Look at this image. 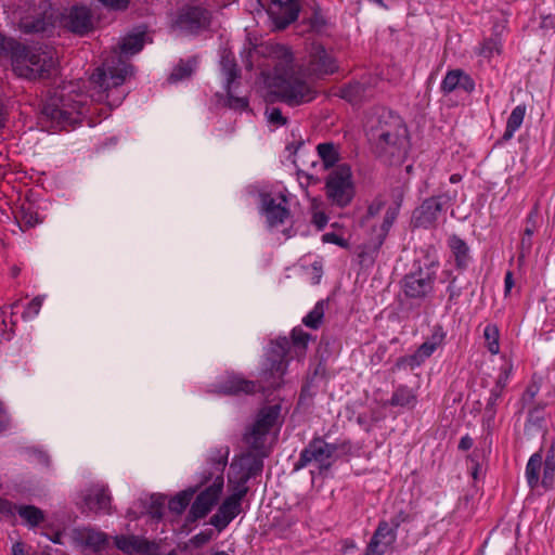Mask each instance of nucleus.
I'll return each instance as SVG.
<instances>
[{
    "label": "nucleus",
    "mask_w": 555,
    "mask_h": 555,
    "mask_svg": "<svg viewBox=\"0 0 555 555\" xmlns=\"http://www.w3.org/2000/svg\"><path fill=\"white\" fill-rule=\"evenodd\" d=\"M221 70L225 77L227 86L230 87L240 77L235 57L231 52H224L221 56Z\"/></svg>",
    "instance_id": "c9c22d12"
},
{
    "label": "nucleus",
    "mask_w": 555,
    "mask_h": 555,
    "mask_svg": "<svg viewBox=\"0 0 555 555\" xmlns=\"http://www.w3.org/2000/svg\"><path fill=\"white\" fill-rule=\"evenodd\" d=\"M43 298L40 296L35 297L30 302H28L27 307L23 312V318H35L42 306Z\"/></svg>",
    "instance_id": "09e8293b"
},
{
    "label": "nucleus",
    "mask_w": 555,
    "mask_h": 555,
    "mask_svg": "<svg viewBox=\"0 0 555 555\" xmlns=\"http://www.w3.org/2000/svg\"><path fill=\"white\" fill-rule=\"evenodd\" d=\"M408 521H410V515L405 511L401 509L390 518L388 526L393 528V530L397 532L399 527Z\"/></svg>",
    "instance_id": "603ef678"
},
{
    "label": "nucleus",
    "mask_w": 555,
    "mask_h": 555,
    "mask_svg": "<svg viewBox=\"0 0 555 555\" xmlns=\"http://www.w3.org/2000/svg\"><path fill=\"white\" fill-rule=\"evenodd\" d=\"M0 62L10 63L13 72L26 79L49 77L55 69L52 50L29 49L13 38L0 35Z\"/></svg>",
    "instance_id": "f03ea898"
},
{
    "label": "nucleus",
    "mask_w": 555,
    "mask_h": 555,
    "mask_svg": "<svg viewBox=\"0 0 555 555\" xmlns=\"http://www.w3.org/2000/svg\"><path fill=\"white\" fill-rule=\"evenodd\" d=\"M325 193L333 205L346 207L350 204L354 195V188L351 169L348 165H338L328 173L325 181Z\"/></svg>",
    "instance_id": "6e6552de"
},
{
    "label": "nucleus",
    "mask_w": 555,
    "mask_h": 555,
    "mask_svg": "<svg viewBox=\"0 0 555 555\" xmlns=\"http://www.w3.org/2000/svg\"><path fill=\"white\" fill-rule=\"evenodd\" d=\"M398 211V207H389L386 210L383 222L377 231V234L374 238L371 240L369 248L373 250H378L380 248L390 228L392 227L395 220L397 219Z\"/></svg>",
    "instance_id": "7c9ffc66"
},
{
    "label": "nucleus",
    "mask_w": 555,
    "mask_h": 555,
    "mask_svg": "<svg viewBox=\"0 0 555 555\" xmlns=\"http://www.w3.org/2000/svg\"><path fill=\"white\" fill-rule=\"evenodd\" d=\"M448 245L454 257L455 267L459 270H465L472 260L469 247L466 242L453 234L448 238Z\"/></svg>",
    "instance_id": "c85d7f7f"
},
{
    "label": "nucleus",
    "mask_w": 555,
    "mask_h": 555,
    "mask_svg": "<svg viewBox=\"0 0 555 555\" xmlns=\"http://www.w3.org/2000/svg\"><path fill=\"white\" fill-rule=\"evenodd\" d=\"M281 425V405L263 406L255 423L246 430L244 441L259 456H267V440L270 431Z\"/></svg>",
    "instance_id": "0eeeda50"
},
{
    "label": "nucleus",
    "mask_w": 555,
    "mask_h": 555,
    "mask_svg": "<svg viewBox=\"0 0 555 555\" xmlns=\"http://www.w3.org/2000/svg\"><path fill=\"white\" fill-rule=\"evenodd\" d=\"M412 356L409 357H401L397 360L396 366L398 369L409 365L411 369H414L415 366H418V363H414L411 361Z\"/></svg>",
    "instance_id": "680f3d73"
},
{
    "label": "nucleus",
    "mask_w": 555,
    "mask_h": 555,
    "mask_svg": "<svg viewBox=\"0 0 555 555\" xmlns=\"http://www.w3.org/2000/svg\"><path fill=\"white\" fill-rule=\"evenodd\" d=\"M526 480L530 489H535L541 483L550 488L555 478V455L547 454L545 460L540 452L533 453L526 465Z\"/></svg>",
    "instance_id": "9b49d317"
},
{
    "label": "nucleus",
    "mask_w": 555,
    "mask_h": 555,
    "mask_svg": "<svg viewBox=\"0 0 555 555\" xmlns=\"http://www.w3.org/2000/svg\"><path fill=\"white\" fill-rule=\"evenodd\" d=\"M396 541L397 532L388 526L387 520H380L363 555H384Z\"/></svg>",
    "instance_id": "6ab92c4d"
},
{
    "label": "nucleus",
    "mask_w": 555,
    "mask_h": 555,
    "mask_svg": "<svg viewBox=\"0 0 555 555\" xmlns=\"http://www.w3.org/2000/svg\"><path fill=\"white\" fill-rule=\"evenodd\" d=\"M473 444H474L473 439L468 435H465L460 440L459 449L463 450V451H467L473 447Z\"/></svg>",
    "instance_id": "e2e57ef3"
},
{
    "label": "nucleus",
    "mask_w": 555,
    "mask_h": 555,
    "mask_svg": "<svg viewBox=\"0 0 555 555\" xmlns=\"http://www.w3.org/2000/svg\"><path fill=\"white\" fill-rule=\"evenodd\" d=\"M287 361L284 354L276 359H268V363L262 371V380L266 385L261 386L263 389H276L283 383V376L286 372Z\"/></svg>",
    "instance_id": "a878e982"
},
{
    "label": "nucleus",
    "mask_w": 555,
    "mask_h": 555,
    "mask_svg": "<svg viewBox=\"0 0 555 555\" xmlns=\"http://www.w3.org/2000/svg\"><path fill=\"white\" fill-rule=\"evenodd\" d=\"M328 221L327 216L321 210H313L311 222L317 227L318 230H322Z\"/></svg>",
    "instance_id": "4d7b16f0"
},
{
    "label": "nucleus",
    "mask_w": 555,
    "mask_h": 555,
    "mask_svg": "<svg viewBox=\"0 0 555 555\" xmlns=\"http://www.w3.org/2000/svg\"><path fill=\"white\" fill-rule=\"evenodd\" d=\"M196 60L180 61L179 64L172 69L168 77L169 82H178L183 79L190 78L195 70Z\"/></svg>",
    "instance_id": "4c0bfd02"
},
{
    "label": "nucleus",
    "mask_w": 555,
    "mask_h": 555,
    "mask_svg": "<svg viewBox=\"0 0 555 555\" xmlns=\"http://www.w3.org/2000/svg\"><path fill=\"white\" fill-rule=\"evenodd\" d=\"M7 120H8V111H7L4 103L0 99V129L5 126Z\"/></svg>",
    "instance_id": "0e129e2a"
},
{
    "label": "nucleus",
    "mask_w": 555,
    "mask_h": 555,
    "mask_svg": "<svg viewBox=\"0 0 555 555\" xmlns=\"http://www.w3.org/2000/svg\"><path fill=\"white\" fill-rule=\"evenodd\" d=\"M507 378H508V372H507V370H505L504 371V376L500 375L495 387H500L501 389H503Z\"/></svg>",
    "instance_id": "774afa93"
},
{
    "label": "nucleus",
    "mask_w": 555,
    "mask_h": 555,
    "mask_svg": "<svg viewBox=\"0 0 555 555\" xmlns=\"http://www.w3.org/2000/svg\"><path fill=\"white\" fill-rule=\"evenodd\" d=\"M384 207L385 202L379 197L375 198L367 207L366 218H374L384 209Z\"/></svg>",
    "instance_id": "5fc2aeb1"
},
{
    "label": "nucleus",
    "mask_w": 555,
    "mask_h": 555,
    "mask_svg": "<svg viewBox=\"0 0 555 555\" xmlns=\"http://www.w3.org/2000/svg\"><path fill=\"white\" fill-rule=\"evenodd\" d=\"M57 26L76 34L86 35L93 29V20L87 7H73L66 13H61Z\"/></svg>",
    "instance_id": "dca6fc26"
},
{
    "label": "nucleus",
    "mask_w": 555,
    "mask_h": 555,
    "mask_svg": "<svg viewBox=\"0 0 555 555\" xmlns=\"http://www.w3.org/2000/svg\"><path fill=\"white\" fill-rule=\"evenodd\" d=\"M201 491L193 502L189 517L191 520L204 518L217 503L223 488V477H214V480Z\"/></svg>",
    "instance_id": "f8f14e48"
},
{
    "label": "nucleus",
    "mask_w": 555,
    "mask_h": 555,
    "mask_svg": "<svg viewBox=\"0 0 555 555\" xmlns=\"http://www.w3.org/2000/svg\"><path fill=\"white\" fill-rule=\"evenodd\" d=\"M16 513L30 527H37L44 520L43 512L34 505H17Z\"/></svg>",
    "instance_id": "72a5a7b5"
},
{
    "label": "nucleus",
    "mask_w": 555,
    "mask_h": 555,
    "mask_svg": "<svg viewBox=\"0 0 555 555\" xmlns=\"http://www.w3.org/2000/svg\"><path fill=\"white\" fill-rule=\"evenodd\" d=\"M453 198L454 196L449 194H441L425 199L413 214L415 225L422 228L433 225L437 221L441 211L451 204Z\"/></svg>",
    "instance_id": "ddd939ff"
},
{
    "label": "nucleus",
    "mask_w": 555,
    "mask_h": 555,
    "mask_svg": "<svg viewBox=\"0 0 555 555\" xmlns=\"http://www.w3.org/2000/svg\"><path fill=\"white\" fill-rule=\"evenodd\" d=\"M249 475H246L233 489V492L224 499L217 513L210 518V524L222 531L227 526L242 512V501L247 494L248 488L246 481Z\"/></svg>",
    "instance_id": "9d476101"
},
{
    "label": "nucleus",
    "mask_w": 555,
    "mask_h": 555,
    "mask_svg": "<svg viewBox=\"0 0 555 555\" xmlns=\"http://www.w3.org/2000/svg\"><path fill=\"white\" fill-rule=\"evenodd\" d=\"M15 219L17 220L18 227L22 231H27L41 222L37 211L34 210L30 205H23L15 215Z\"/></svg>",
    "instance_id": "f704fd0d"
},
{
    "label": "nucleus",
    "mask_w": 555,
    "mask_h": 555,
    "mask_svg": "<svg viewBox=\"0 0 555 555\" xmlns=\"http://www.w3.org/2000/svg\"><path fill=\"white\" fill-rule=\"evenodd\" d=\"M378 79L375 76H363L360 80L351 81L337 91V95L349 103L357 105L374 95Z\"/></svg>",
    "instance_id": "2eb2a0df"
},
{
    "label": "nucleus",
    "mask_w": 555,
    "mask_h": 555,
    "mask_svg": "<svg viewBox=\"0 0 555 555\" xmlns=\"http://www.w3.org/2000/svg\"><path fill=\"white\" fill-rule=\"evenodd\" d=\"M502 389L500 387H493L490 393V398L488 400L487 408H491V411L493 412L492 408L495 405L496 401L501 397Z\"/></svg>",
    "instance_id": "13d9d810"
},
{
    "label": "nucleus",
    "mask_w": 555,
    "mask_h": 555,
    "mask_svg": "<svg viewBox=\"0 0 555 555\" xmlns=\"http://www.w3.org/2000/svg\"><path fill=\"white\" fill-rule=\"evenodd\" d=\"M440 90L443 94H450L455 91L472 93L475 90V81L463 69H451L447 72L442 79Z\"/></svg>",
    "instance_id": "b1692460"
},
{
    "label": "nucleus",
    "mask_w": 555,
    "mask_h": 555,
    "mask_svg": "<svg viewBox=\"0 0 555 555\" xmlns=\"http://www.w3.org/2000/svg\"><path fill=\"white\" fill-rule=\"evenodd\" d=\"M526 115V106L525 105H517L511 113L507 122L506 128L503 133L502 139L504 141H508L513 138L514 133L520 128L524 118Z\"/></svg>",
    "instance_id": "473e14b6"
},
{
    "label": "nucleus",
    "mask_w": 555,
    "mask_h": 555,
    "mask_svg": "<svg viewBox=\"0 0 555 555\" xmlns=\"http://www.w3.org/2000/svg\"><path fill=\"white\" fill-rule=\"evenodd\" d=\"M195 493L194 489H190L188 491H183L172 498L169 503V509L176 514H181L184 512L186 506L190 504L193 495Z\"/></svg>",
    "instance_id": "ea45409f"
},
{
    "label": "nucleus",
    "mask_w": 555,
    "mask_h": 555,
    "mask_svg": "<svg viewBox=\"0 0 555 555\" xmlns=\"http://www.w3.org/2000/svg\"><path fill=\"white\" fill-rule=\"evenodd\" d=\"M266 115L268 118V121L274 126H284L287 122L286 117L283 116L282 112L278 107H270L267 108Z\"/></svg>",
    "instance_id": "49530a36"
},
{
    "label": "nucleus",
    "mask_w": 555,
    "mask_h": 555,
    "mask_svg": "<svg viewBox=\"0 0 555 555\" xmlns=\"http://www.w3.org/2000/svg\"><path fill=\"white\" fill-rule=\"evenodd\" d=\"M152 503L150 507V514L153 518L160 519L163 516V507L165 504L164 498L162 496H152Z\"/></svg>",
    "instance_id": "864d4df0"
},
{
    "label": "nucleus",
    "mask_w": 555,
    "mask_h": 555,
    "mask_svg": "<svg viewBox=\"0 0 555 555\" xmlns=\"http://www.w3.org/2000/svg\"><path fill=\"white\" fill-rule=\"evenodd\" d=\"M500 52H501V43L498 39H494V38L486 39L479 49V54L485 57H491L495 53L499 54Z\"/></svg>",
    "instance_id": "37998d69"
},
{
    "label": "nucleus",
    "mask_w": 555,
    "mask_h": 555,
    "mask_svg": "<svg viewBox=\"0 0 555 555\" xmlns=\"http://www.w3.org/2000/svg\"><path fill=\"white\" fill-rule=\"evenodd\" d=\"M365 131L379 158L390 164L403 162L409 150V137L400 116L380 109L367 117Z\"/></svg>",
    "instance_id": "f257e3e1"
},
{
    "label": "nucleus",
    "mask_w": 555,
    "mask_h": 555,
    "mask_svg": "<svg viewBox=\"0 0 555 555\" xmlns=\"http://www.w3.org/2000/svg\"><path fill=\"white\" fill-rule=\"evenodd\" d=\"M443 334H434L430 340L424 341L416 352L412 354L411 361L414 363H423L427 358H429L437 349V347L443 340Z\"/></svg>",
    "instance_id": "2f4dec72"
},
{
    "label": "nucleus",
    "mask_w": 555,
    "mask_h": 555,
    "mask_svg": "<svg viewBox=\"0 0 555 555\" xmlns=\"http://www.w3.org/2000/svg\"><path fill=\"white\" fill-rule=\"evenodd\" d=\"M227 94H228V106L233 109H245L248 106V101L244 96H235L231 92V86H227Z\"/></svg>",
    "instance_id": "a18cd8bd"
},
{
    "label": "nucleus",
    "mask_w": 555,
    "mask_h": 555,
    "mask_svg": "<svg viewBox=\"0 0 555 555\" xmlns=\"http://www.w3.org/2000/svg\"><path fill=\"white\" fill-rule=\"evenodd\" d=\"M310 339V335L304 332L301 328H294L292 332V340L295 347L300 348L301 350L306 349L308 341Z\"/></svg>",
    "instance_id": "de8ad7c7"
},
{
    "label": "nucleus",
    "mask_w": 555,
    "mask_h": 555,
    "mask_svg": "<svg viewBox=\"0 0 555 555\" xmlns=\"http://www.w3.org/2000/svg\"><path fill=\"white\" fill-rule=\"evenodd\" d=\"M144 46V33L126 36L119 44L120 54L132 55L142 50Z\"/></svg>",
    "instance_id": "e433bc0d"
},
{
    "label": "nucleus",
    "mask_w": 555,
    "mask_h": 555,
    "mask_svg": "<svg viewBox=\"0 0 555 555\" xmlns=\"http://www.w3.org/2000/svg\"><path fill=\"white\" fill-rule=\"evenodd\" d=\"M82 512L95 514L112 513V496L108 487L104 483H94L87 488L82 494Z\"/></svg>",
    "instance_id": "a211bd4d"
},
{
    "label": "nucleus",
    "mask_w": 555,
    "mask_h": 555,
    "mask_svg": "<svg viewBox=\"0 0 555 555\" xmlns=\"http://www.w3.org/2000/svg\"><path fill=\"white\" fill-rule=\"evenodd\" d=\"M324 317V301H318L313 309L302 319V323L310 328L317 330Z\"/></svg>",
    "instance_id": "a19ab883"
},
{
    "label": "nucleus",
    "mask_w": 555,
    "mask_h": 555,
    "mask_svg": "<svg viewBox=\"0 0 555 555\" xmlns=\"http://www.w3.org/2000/svg\"><path fill=\"white\" fill-rule=\"evenodd\" d=\"M535 219H537V210L530 211L529 215L527 216L526 228L524 231V234L526 236L532 237V235L537 229Z\"/></svg>",
    "instance_id": "6e6d98bb"
},
{
    "label": "nucleus",
    "mask_w": 555,
    "mask_h": 555,
    "mask_svg": "<svg viewBox=\"0 0 555 555\" xmlns=\"http://www.w3.org/2000/svg\"><path fill=\"white\" fill-rule=\"evenodd\" d=\"M447 293L449 295L448 296V305L449 306L456 305L459 298L461 297V295L463 293V287L456 284V278H453L450 281V283L447 287Z\"/></svg>",
    "instance_id": "c03bdc74"
},
{
    "label": "nucleus",
    "mask_w": 555,
    "mask_h": 555,
    "mask_svg": "<svg viewBox=\"0 0 555 555\" xmlns=\"http://www.w3.org/2000/svg\"><path fill=\"white\" fill-rule=\"evenodd\" d=\"M308 69L317 76L331 75L338 69L337 62L331 52L321 44H313L309 55Z\"/></svg>",
    "instance_id": "aec40b11"
},
{
    "label": "nucleus",
    "mask_w": 555,
    "mask_h": 555,
    "mask_svg": "<svg viewBox=\"0 0 555 555\" xmlns=\"http://www.w3.org/2000/svg\"><path fill=\"white\" fill-rule=\"evenodd\" d=\"M210 539V535L209 534H206V533H198L194 537V540L198 543V544H203V543H206L208 540Z\"/></svg>",
    "instance_id": "338daca9"
},
{
    "label": "nucleus",
    "mask_w": 555,
    "mask_h": 555,
    "mask_svg": "<svg viewBox=\"0 0 555 555\" xmlns=\"http://www.w3.org/2000/svg\"><path fill=\"white\" fill-rule=\"evenodd\" d=\"M417 404V395L414 389L401 385L397 387L389 400V405L412 410Z\"/></svg>",
    "instance_id": "c756f323"
},
{
    "label": "nucleus",
    "mask_w": 555,
    "mask_h": 555,
    "mask_svg": "<svg viewBox=\"0 0 555 555\" xmlns=\"http://www.w3.org/2000/svg\"><path fill=\"white\" fill-rule=\"evenodd\" d=\"M317 151L320 158L323 162L325 169L334 167L336 163L339 160L337 147L333 143H320L317 146Z\"/></svg>",
    "instance_id": "58836bf2"
},
{
    "label": "nucleus",
    "mask_w": 555,
    "mask_h": 555,
    "mask_svg": "<svg viewBox=\"0 0 555 555\" xmlns=\"http://www.w3.org/2000/svg\"><path fill=\"white\" fill-rule=\"evenodd\" d=\"M351 453L352 444L350 440H337L334 443H328L322 437H313L301 450L294 469H302L312 462H315L319 465L320 472L327 470L331 468L334 459L350 455Z\"/></svg>",
    "instance_id": "423d86ee"
},
{
    "label": "nucleus",
    "mask_w": 555,
    "mask_h": 555,
    "mask_svg": "<svg viewBox=\"0 0 555 555\" xmlns=\"http://www.w3.org/2000/svg\"><path fill=\"white\" fill-rule=\"evenodd\" d=\"M73 542L76 546L83 550H91L99 552L108 544V537L106 533L93 528H77L72 534Z\"/></svg>",
    "instance_id": "4be33fe9"
},
{
    "label": "nucleus",
    "mask_w": 555,
    "mask_h": 555,
    "mask_svg": "<svg viewBox=\"0 0 555 555\" xmlns=\"http://www.w3.org/2000/svg\"><path fill=\"white\" fill-rule=\"evenodd\" d=\"M276 95L288 105L297 106L315 98V91L299 76L287 73L279 77Z\"/></svg>",
    "instance_id": "1a4fd4ad"
},
{
    "label": "nucleus",
    "mask_w": 555,
    "mask_h": 555,
    "mask_svg": "<svg viewBox=\"0 0 555 555\" xmlns=\"http://www.w3.org/2000/svg\"><path fill=\"white\" fill-rule=\"evenodd\" d=\"M532 247V240L531 237L529 236H526L525 234L522 235L521 237V241H520V248H521V254L519 256V259L520 258H524L525 257V254L526 253H529L530 249Z\"/></svg>",
    "instance_id": "bf43d9fd"
},
{
    "label": "nucleus",
    "mask_w": 555,
    "mask_h": 555,
    "mask_svg": "<svg viewBox=\"0 0 555 555\" xmlns=\"http://www.w3.org/2000/svg\"><path fill=\"white\" fill-rule=\"evenodd\" d=\"M18 14L23 33L49 34L57 26L61 12L50 0H24Z\"/></svg>",
    "instance_id": "39448f33"
},
{
    "label": "nucleus",
    "mask_w": 555,
    "mask_h": 555,
    "mask_svg": "<svg viewBox=\"0 0 555 555\" xmlns=\"http://www.w3.org/2000/svg\"><path fill=\"white\" fill-rule=\"evenodd\" d=\"M115 545L128 555L152 554L157 548L155 543L138 535H116Z\"/></svg>",
    "instance_id": "393cba45"
},
{
    "label": "nucleus",
    "mask_w": 555,
    "mask_h": 555,
    "mask_svg": "<svg viewBox=\"0 0 555 555\" xmlns=\"http://www.w3.org/2000/svg\"><path fill=\"white\" fill-rule=\"evenodd\" d=\"M322 242L323 243H330V244H335L339 247H343V248H348L349 247V243L347 240H345L344 237L339 236L338 234L334 233V232H327L325 234L322 235Z\"/></svg>",
    "instance_id": "3c124183"
},
{
    "label": "nucleus",
    "mask_w": 555,
    "mask_h": 555,
    "mask_svg": "<svg viewBox=\"0 0 555 555\" xmlns=\"http://www.w3.org/2000/svg\"><path fill=\"white\" fill-rule=\"evenodd\" d=\"M269 14L278 28L283 29L295 22L299 13L298 0H270Z\"/></svg>",
    "instance_id": "412c9836"
},
{
    "label": "nucleus",
    "mask_w": 555,
    "mask_h": 555,
    "mask_svg": "<svg viewBox=\"0 0 555 555\" xmlns=\"http://www.w3.org/2000/svg\"><path fill=\"white\" fill-rule=\"evenodd\" d=\"M17 505L9 500L0 498V518H12L16 514Z\"/></svg>",
    "instance_id": "8fccbe9b"
},
{
    "label": "nucleus",
    "mask_w": 555,
    "mask_h": 555,
    "mask_svg": "<svg viewBox=\"0 0 555 555\" xmlns=\"http://www.w3.org/2000/svg\"><path fill=\"white\" fill-rule=\"evenodd\" d=\"M514 286V279L512 271H507L504 278V293L507 296Z\"/></svg>",
    "instance_id": "052dcab7"
},
{
    "label": "nucleus",
    "mask_w": 555,
    "mask_h": 555,
    "mask_svg": "<svg viewBox=\"0 0 555 555\" xmlns=\"http://www.w3.org/2000/svg\"><path fill=\"white\" fill-rule=\"evenodd\" d=\"M12 555H27L24 545L21 542H16L12 546Z\"/></svg>",
    "instance_id": "69168bd1"
},
{
    "label": "nucleus",
    "mask_w": 555,
    "mask_h": 555,
    "mask_svg": "<svg viewBox=\"0 0 555 555\" xmlns=\"http://www.w3.org/2000/svg\"><path fill=\"white\" fill-rule=\"evenodd\" d=\"M132 65L115 53L112 60H105L103 65L95 69L91 76V82L98 86L102 93H105L109 106L117 107L126 96L120 87L132 75Z\"/></svg>",
    "instance_id": "7ed1b4c3"
},
{
    "label": "nucleus",
    "mask_w": 555,
    "mask_h": 555,
    "mask_svg": "<svg viewBox=\"0 0 555 555\" xmlns=\"http://www.w3.org/2000/svg\"><path fill=\"white\" fill-rule=\"evenodd\" d=\"M257 390V384L254 380L244 378L241 375H229L219 385V392L223 395H250Z\"/></svg>",
    "instance_id": "bb28decb"
},
{
    "label": "nucleus",
    "mask_w": 555,
    "mask_h": 555,
    "mask_svg": "<svg viewBox=\"0 0 555 555\" xmlns=\"http://www.w3.org/2000/svg\"><path fill=\"white\" fill-rule=\"evenodd\" d=\"M435 274L420 269L406 274L402 281V289L406 297L423 299L433 292Z\"/></svg>",
    "instance_id": "f3484780"
},
{
    "label": "nucleus",
    "mask_w": 555,
    "mask_h": 555,
    "mask_svg": "<svg viewBox=\"0 0 555 555\" xmlns=\"http://www.w3.org/2000/svg\"><path fill=\"white\" fill-rule=\"evenodd\" d=\"M499 328L494 324H488L483 330V337L490 353L496 354L500 351Z\"/></svg>",
    "instance_id": "79ce46f5"
},
{
    "label": "nucleus",
    "mask_w": 555,
    "mask_h": 555,
    "mask_svg": "<svg viewBox=\"0 0 555 555\" xmlns=\"http://www.w3.org/2000/svg\"><path fill=\"white\" fill-rule=\"evenodd\" d=\"M176 24L182 30L196 33L208 26L209 12L199 7H190L179 14Z\"/></svg>",
    "instance_id": "5701e85b"
},
{
    "label": "nucleus",
    "mask_w": 555,
    "mask_h": 555,
    "mask_svg": "<svg viewBox=\"0 0 555 555\" xmlns=\"http://www.w3.org/2000/svg\"><path fill=\"white\" fill-rule=\"evenodd\" d=\"M229 452L228 447H222L211 452L209 462L214 466V472H204L199 486L208 485L210 480H214V477H219V475L223 477V469L228 463Z\"/></svg>",
    "instance_id": "cd10ccee"
},
{
    "label": "nucleus",
    "mask_w": 555,
    "mask_h": 555,
    "mask_svg": "<svg viewBox=\"0 0 555 555\" xmlns=\"http://www.w3.org/2000/svg\"><path fill=\"white\" fill-rule=\"evenodd\" d=\"M67 87L55 92L42 106L41 114L47 119L60 127L74 126L80 122L81 117L88 112L87 96L82 93L73 95V90Z\"/></svg>",
    "instance_id": "20e7f679"
},
{
    "label": "nucleus",
    "mask_w": 555,
    "mask_h": 555,
    "mask_svg": "<svg viewBox=\"0 0 555 555\" xmlns=\"http://www.w3.org/2000/svg\"><path fill=\"white\" fill-rule=\"evenodd\" d=\"M259 196L260 210L266 217L269 227L273 228L283 224L289 218L291 212L285 195L279 194L274 197L269 193H261Z\"/></svg>",
    "instance_id": "4468645a"
}]
</instances>
